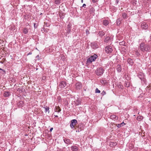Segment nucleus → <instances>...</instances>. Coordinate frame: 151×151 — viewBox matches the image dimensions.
<instances>
[{
  "mask_svg": "<svg viewBox=\"0 0 151 151\" xmlns=\"http://www.w3.org/2000/svg\"><path fill=\"white\" fill-rule=\"evenodd\" d=\"M109 23V21L107 20H104L103 21V24L105 26L107 25Z\"/></svg>",
  "mask_w": 151,
  "mask_h": 151,
  "instance_id": "dca6fc26",
  "label": "nucleus"
},
{
  "mask_svg": "<svg viewBox=\"0 0 151 151\" xmlns=\"http://www.w3.org/2000/svg\"><path fill=\"white\" fill-rule=\"evenodd\" d=\"M105 50L106 52L108 53H111L113 51L112 47L111 46H106L105 48Z\"/></svg>",
  "mask_w": 151,
  "mask_h": 151,
  "instance_id": "20e7f679",
  "label": "nucleus"
},
{
  "mask_svg": "<svg viewBox=\"0 0 151 151\" xmlns=\"http://www.w3.org/2000/svg\"><path fill=\"white\" fill-rule=\"evenodd\" d=\"M111 119L114 121L117 120L118 119V117L115 115H111L110 116Z\"/></svg>",
  "mask_w": 151,
  "mask_h": 151,
  "instance_id": "6e6552de",
  "label": "nucleus"
},
{
  "mask_svg": "<svg viewBox=\"0 0 151 151\" xmlns=\"http://www.w3.org/2000/svg\"><path fill=\"white\" fill-rule=\"evenodd\" d=\"M78 149V148L75 146H73L71 147V150L73 151H77Z\"/></svg>",
  "mask_w": 151,
  "mask_h": 151,
  "instance_id": "f8f14e48",
  "label": "nucleus"
},
{
  "mask_svg": "<svg viewBox=\"0 0 151 151\" xmlns=\"http://www.w3.org/2000/svg\"><path fill=\"white\" fill-rule=\"evenodd\" d=\"M61 110V109L60 108L59 106H56V108L55 109V111L56 112H60Z\"/></svg>",
  "mask_w": 151,
  "mask_h": 151,
  "instance_id": "f3484780",
  "label": "nucleus"
},
{
  "mask_svg": "<svg viewBox=\"0 0 151 151\" xmlns=\"http://www.w3.org/2000/svg\"><path fill=\"white\" fill-rule=\"evenodd\" d=\"M101 83L102 84H105L106 83V81L105 80H102L101 81Z\"/></svg>",
  "mask_w": 151,
  "mask_h": 151,
  "instance_id": "c85d7f7f",
  "label": "nucleus"
},
{
  "mask_svg": "<svg viewBox=\"0 0 151 151\" xmlns=\"http://www.w3.org/2000/svg\"><path fill=\"white\" fill-rule=\"evenodd\" d=\"M66 85V83L65 82L63 81H62L60 83V86L62 88H64L65 87Z\"/></svg>",
  "mask_w": 151,
  "mask_h": 151,
  "instance_id": "1a4fd4ad",
  "label": "nucleus"
},
{
  "mask_svg": "<svg viewBox=\"0 0 151 151\" xmlns=\"http://www.w3.org/2000/svg\"><path fill=\"white\" fill-rule=\"evenodd\" d=\"M101 94H102L103 95H104L106 94V92L104 91L102 92Z\"/></svg>",
  "mask_w": 151,
  "mask_h": 151,
  "instance_id": "7c9ffc66",
  "label": "nucleus"
},
{
  "mask_svg": "<svg viewBox=\"0 0 151 151\" xmlns=\"http://www.w3.org/2000/svg\"><path fill=\"white\" fill-rule=\"evenodd\" d=\"M64 142L67 144H69L70 143V139H64Z\"/></svg>",
  "mask_w": 151,
  "mask_h": 151,
  "instance_id": "2eb2a0df",
  "label": "nucleus"
},
{
  "mask_svg": "<svg viewBox=\"0 0 151 151\" xmlns=\"http://www.w3.org/2000/svg\"><path fill=\"white\" fill-rule=\"evenodd\" d=\"M91 45L93 49H95L96 48H97V44L95 43H92L91 44Z\"/></svg>",
  "mask_w": 151,
  "mask_h": 151,
  "instance_id": "9b49d317",
  "label": "nucleus"
},
{
  "mask_svg": "<svg viewBox=\"0 0 151 151\" xmlns=\"http://www.w3.org/2000/svg\"><path fill=\"white\" fill-rule=\"evenodd\" d=\"M23 32L24 34H26L28 32V29L27 28H24L23 30Z\"/></svg>",
  "mask_w": 151,
  "mask_h": 151,
  "instance_id": "ddd939ff",
  "label": "nucleus"
},
{
  "mask_svg": "<svg viewBox=\"0 0 151 151\" xmlns=\"http://www.w3.org/2000/svg\"><path fill=\"white\" fill-rule=\"evenodd\" d=\"M110 38L109 37H108H108H106L105 38L104 41L105 42L108 41L109 40H110Z\"/></svg>",
  "mask_w": 151,
  "mask_h": 151,
  "instance_id": "4be33fe9",
  "label": "nucleus"
},
{
  "mask_svg": "<svg viewBox=\"0 0 151 151\" xmlns=\"http://www.w3.org/2000/svg\"><path fill=\"white\" fill-rule=\"evenodd\" d=\"M55 116V117H58V116H57V115H56V116Z\"/></svg>",
  "mask_w": 151,
  "mask_h": 151,
  "instance_id": "a18cd8bd",
  "label": "nucleus"
},
{
  "mask_svg": "<svg viewBox=\"0 0 151 151\" xmlns=\"http://www.w3.org/2000/svg\"><path fill=\"white\" fill-rule=\"evenodd\" d=\"M119 0H116V4H117L119 2Z\"/></svg>",
  "mask_w": 151,
  "mask_h": 151,
  "instance_id": "4c0bfd02",
  "label": "nucleus"
},
{
  "mask_svg": "<svg viewBox=\"0 0 151 151\" xmlns=\"http://www.w3.org/2000/svg\"><path fill=\"white\" fill-rule=\"evenodd\" d=\"M97 57V55L96 54L91 56L87 60V62L88 63H91L92 62L94 61Z\"/></svg>",
  "mask_w": 151,
  "mask_h": 151,
  "instance_id": "f03ea898",
  "label": "nucleus"
},
{
  "mask_svg": "<svg viewBox=\"0 0 151 151\" xmlns=\"http://www.w3.org/2000/svg\"><path fill=\"white\" fill-rule=\"evenodd\" d=\"M35 23H34V26L35 27Z\"/></svg>",
  "mask_w": 151,
  "mask_h": 151,
  "instance_id": "79ce46f5",
  "label": "nucleus"
},
{
  "mask_svg": "<svg viewBox=\"0 0 151 151\" xmlns=\"http://www.w3.org/2000/svg\"><path fill=\"white\" fill-rule=\"evenodd\" d=\"M98 0H92L93 2V3H96L98 1Z\"/></svg>",
  "mask_w": 151,
  "mask_h": 151,
  "instance_id": "473e14b6",
  "label": "nucleus"
},
{
  "mask_svg": "<svg viewBox=\"0 0 151 151\" xmlns=\"http://www.w3.org/2000/svg\"><path fill=\"white\" fill-rule=\"evenodd\" d=\"M150 45L149 44H146L144 43H141L139 46L140 50L143 52H147L150 50Z\"/></svg>",
  "mask_w": 151,
  "mask_h": 151,
  "instance_id": "f257e3e1",
  "label": "nucleus"
},
{
  "mask_svg": "<svg viewBox=\"0 0 151 151\" xmlns=\"http://www.w3.org/2000/svg\"><path fill=\"white\" fill-rule=\"evenodd\" d=\"M61 1V0H55V3L56 4H59Z\"/></svg>",
  "mask_w": 151,
  "mask_h": 151,
  "instance_id": "aec40b11",
  "label": "nucleus"
},
{
  "mask_svg": "<svg viewBox=\"0 0 151 151\" xmlns=\"http://www.w3.org/2000/svg\"><path fill=\"white\" fill-rule=\"evenodd\" d=\"M86 6V4H83V6H82L83 7H84L85 6Z\"/></svg>",
  "mask_w": 151,
  "mask_h": 151,
  "instance_id": "e433bc0d",
  "label": "nucleus"
},
{
  "mask_svg": "<svg viewBox=\"0 0 151 151\" xmlns=\"http://www.w3.org/2000/svg\"><path fill=\"white\" fill-rule=\"evenodd\" d=\"M32 54V52H30L27 55H31Z\"/></svg>",
  "mask_w": 151,
  "mask_h": 151,
  "instance_id": "c9c22d12",
  "label": "nucleus"
},
{
  "mask_svg": "<svg viewBox=\"0 0 151 151\" xmlns=\"http://www.w3.org/2000/svg\"><path fill=\"white\" fill-rule=\"evenodd\" d=\"M125 124L124 123V122H123L122 123L120 124H116V126L118 127L119 128L122 127Z\"/></svg>",
  "mask_w": 151,
  "mask_h": 151,
  "instance_id": "4468645a",
  "label": "nucleus"
},
{
  "mask_svg": "<svg viewBox=\"0 0 151 151\" xmlns=\"http://www.w3.org/2000/svg\"><path fill=\"white\" fill-rule=\"evenodd\" d=\"M125 44V42L124 41H123L122 42H119V44L120 45H124Z\"/></svg>",
  "mask_w": 151,
  "mask_h": 151,
  "instance_id": "a878e982",
  "label": "nucleus"
},
{
  "mask_svg": "<svg viewBox=\"0 0 151 151\" xmlns=\"http://www.w3.org/2000/svg\"><path fill=\"white\" fill-rule=\"evenodd\" d=\"M137 120L140 121L142 119V116H138L137 117Z\"/></svg>",
  "mask_w": 151,
  "mask_h": 151,
  "instance_id": "bb28decb",
  "label": "nucleus"
},
{
  "mask_svg": "<svg viewBox=\"0 0 151 151\" xmlns=\"http://www.w3.org/2000/svg\"><path fill=\"white\" fill-rule=\"evenodd\" d=\"M98 34L100 37H102L104 35L105 33L103 31H100Z\"/></svg>",
  "mask_w": 151,
  "mask_h": 151,
  "instance_id": "6ab92c4d",
  "label": "nucleus"
},
{
  "mask_svg": "<svg viewBox=\"0 0 151 151\" xmlns=\"http://www.w3.org/2000/svg\"><path fill=\"white\" fill-rule=\"evenodd\" d=\"M81 102H79L78 103V104H77V105H78L79 104H81Z\"/></svg>",
  "mask_w": 151,
  "mask_h": 151,
  "instance_id": "ea45409f",
  "label": "nucleus"
},
{
  "mask_svg": "<svg viewBox=\"0 0 151 151\" xmlns=\"http://www.w3.org/2000/svg\"><path fill=\"white\" fill-rule=\"evenodd\" d=\"M45 110L46 112H47V111H49V108L47 107L45 108Z\"/></svg>",
  "mask_w": 151,
  "mask_h": 151,
  "instance_id": "c756f323",
  "label": "nucleus"
},
{
  "mask_svg": "<svg viewBox=\"0 0 151 151\" xmlns=\"http://www.w3.org/2000/svg\"><path fill=\"white\" fill-rule=\"evenodd\" d=\"M141 26L142 28L145 29H147L148 27V25L145 22L142 23L141 24Z\"/></svg>",
  "mask_w": 151,
  "mask_h": 151,
  "instance_id": "423d86ee",
  "label": "nucleus"
},
{
  "mask_svg": "<svg viewBox=\"0 0 151 151\" xmlns=\"http://www.w3.org/2000/svg\"><path fill=\"white\" fill-rule=\"evenodd\" d=\"M95 92L96 93H100V91L98 88H96L95 90Z\"/></svg>",
  "mask_w": 151,
  "mask_h": 151,
  "instance_id": "393cba45",
  "label": "nucleus"
},
{
  "mask_svg": "<svg viewBox=\"0 0 151 151\" xmlns=\"http://www.w3.org/2000/svg\"><path fill=\"white\" fill-rule=\"evenodd\" d=\"M127 14L126 13H124L122 14V17L124 19H126L127 18Z\"/></svg>",
  "mask_w": 151,
  "mask_h": 151,
  "instance_id": "412c9836",
  "label": "nucleus"
},
{
  "mask_svg": "<svg viewBox=\"0 0 151 151\" xmlns=\"http://www.w3.org/2000/svg\"><path fill=\"white\" fill-rule=\"evenodd\" d=\"M116 24L117 25H119L120 24V19H118L116 21Z\"/></svg>",
  "mask_w": 151,
  "mask_h": 151,
  "instance_id": "5701e85b",
  "label": "nucleus"
},
{
  "mask_svg": "<svg viewBox=\"0 0 151 151\" xmlns=\"http://www.w3.org/2000/svg\"><path fill=\"white\" fill-rule=\"evenodd\" d=\"M67 33H66V35H67V34H69V33H70V29H67Z\"/></svg>",
  "mask_w": 151,
  "mask_h": 151,
  "instance_id": "cd10ccee",
  "label": "nucleus"
},
{
  "mask_svg": "<svg viewBox=\"0 0 151 151\" xmlns=\"http://www.w3.org/2000/svg\"><path fill=\"white\" fill-rule=\"evenodd\" d=\"M53 128H51L50 129V132H51L52 131V130H53Z\"/></svg>",
  "mask_w": 151,
  "mask_h": 151,
  "instance_id": "f704fd0d",
  "label": "nucleus"
},
{
  "mask_svg": "<svg viewBox=\"0 0 151 151\" xmlns=\"http://www.w3.org/2000/svg\"><path fill=\"white\" fill-rule=\"evenodd\" d=\"M77 121L76 119H73L71 121V123L70 124V127L72 128H73L75 127V126L77 123Z\"/></svg>",
  "mask_w": 151,
  "mask_h": 151,
  "instance_id": "39448f33",
  "label": "nucleus"
},
{
  "mask_svg": "<svg viewBox=\"0 0 151 151\" xmlns=\"http://www.w3.org/2000/svg\"><path fill=\"white\" fill-rule=\"evenodd\" d=\"M104 72L103 69L101 68H98L96 71V74L98 76L102 75Z\"/></svg>",
  "mask_w": 151,
  "mask_h": 151,
  "instance_id": "7ed1b4c3",
  "label": "nucleus"
},
{
  "mask_svg": "<svg viewBox=\"0 0 151 151\" xmlns=\"http://www.w3.org/2000/svg\"><path fill=\"white\" fill-rule=\"evenodd\" d=\"M0 70H2V69L1 68H0Z\"/></svg>",
  "mask_w": 151,
  "mask_h": 151,
  "instance_id": "c03bdc74",
  "label": "nucleus"
},
{
  "mask_svg": "<svg viewBox=\"0 0 151 151\" xmlns=\"http://www.w3.org/2000/svg\"><path fill=\"white\" fill-rule=\"evenodd\" d=\"M10 95V93L9 92H5L4 93V96L5 97H7Z\"/></svg>",
  "mask_w": 151,
  "mask_h": 151,
  "instance_id": "a211bd4d",
  "label": "nucleus"
},
{
  "mask_svg": "<svg viewBox=\"0 0 151 151\" xmlns=\"http://www.w3.org/2000/svg\"><path fill=\"white\" fill-rule=\"evenodd\" d=\"M71 27V25L70 24H68L67 26V29H70Z\"/></svg>",
  "mask_w": 151,
  "mask_h": 151,
  "instance_id": "2f4dec72",
  "label": "nucleus"
},
{
  "mask_svg": "<svg viewBox=\"0 0 151 151\" xmlns=\"http://www.w3.org/2000/svg\"><path fill=\"white\" fill-rule=\"evenodd\" d=\"M82 3H83V0H82L81 1Z\"/></svg>",
  "mask_w": 151,
  "mask_h": 151,
  "instance_id": "37998d69",
  "label": "nucleus"
},
{
  "mask_svg": "<svg viewBox=\"0 0 151 151\" xmlns=\"http://www.w3.org/2000/svg\"><path fill=\"white\" fill-rule=\"evenodd\" d=\"M86 32L87 33V32H88V30H86Z\"/></svg>",
  "mask_w": 151,
  "mask_h": 151,
  "instance_id": "a19ab883",
  "label": "nucleus"
},
{
  "mask_svg": "<svg viewBox=\"0 0 151 151\" xmlns=\"http://www.w3.org/2000/svg\"><path fill=\"white\" fill-rule=\"evenodd\" d=\"M39 55H37L36 57V58H37L38 60H39Z\"/></svg>",
  "mask_w": 151,
  "mask_h": 151,
  "instance_id": "72a5a7b5",
  "label": "nucleus"
},
{
  "mask_svg": "<svg viewBox=\"0 0 151 151\" xmlns=\"http://www.w3.org/2000/svg\"><path fill=\"white\" fill-rule=\"evenodd\" d=\"M19 106H22V105L23 104V101H20L19 103Z\"/></svg>",
  "mask_w": 151,
  "mask_h": 151,
  "instance_id": "b1692460",
  "label": "nucleus"
},
{
  "mask_svg": "<svg viewBox=\"0 0 151 151\" xmlns=\"http://www.w3.org/2000/svg\"><path fill=\"white\" fill-rule=\"evenodd\" d=\"M76 88L77 89H80L81 88L82 85L81 83L78 82L76 84Z\"/></svg>",
  "mask_w": 151,
  "mask_h": 151,
  "instance_id": "0eeeda50",
  "label": "nucleus"
},
{
  "mask_svg": "<svg viewBox=\"0 0 151 151\" xmlns=\"http://www.w3.org/2000/svg\"><path fill=\"white\" fill-rule=\"evenodd\" d=\"M116 69L118 72H120L122 70L121 66L119 65H117Z\"/></svg>",
  "mask_w": 151,
  "mask_h": 151,
  "instance_id": "9d476101",
  "label": "nucleus"
},
{
  "mask_svg": "<svg viewBox=\"0 0 151 151\" xmlns=\"http://www.w3.org/2000/svg\"><path fill=\"white\" fill-rule=\"evenodd\" d=\"M130 60H131V59H128V60H127L128 62H129L130 61Z\"/></svg>",
  "mask_w": 151,
  "mask_h": 151,
  "instance_id": "58836bf2",
  "label": "nucleus"
}]
</instances>
